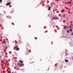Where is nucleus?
Instances as JSON below:
<instances>
[{
  "instance_id": "obj_6",
  "label": "nucleus",
  "mask_w": 73,
  "mask_h": 73,
  "mask_svg": "<svg viewBox=\"0 0 73 73\" xmlns=\"http://www.w3.org/2000/svg\"><path fill=\"white\" fill-rule=\"evenodd\" d=\"M64 29H67V28H68V27L65 25L64 27Z\"/></svg>"
},
{
  "instance_id": "obj_25",
  "label": "nucleus",
  "mask_w": 73,
  "mask_h": 73,
  "mask_svg": "<svg viewBox=\"0 0 73 73\" xmlns=\"http://www.w3.org/2000/svg\"><path fill=\"white\" fill-rule=\"evenodd\" d=\"M5 50H6L7 49H6V48H5Z\"/></svg>"
},
{
  "instance_id": "obj_24",
  "label": "nucleus",
  "mask_w": 73,
  "mask_h": 73,
  "mask_svg": "<svg viewBox=\"0 0 73 73\" xmlns=\"http://www.w3.org/2000/svg\"><path fill=\"white\" fill-rule=\"evenodd\" d=\"M7 42H8V41H7Z\"/></svg>"
},
{
  "instance_id": "obj_2",
  "label": "nucleus",
  "mask_w": 73,
  "mask_h": 73,
  "mask_svg": "<svg viewBox=\"0 0 73 73\" xmlns=\"http://www.w3.org/2000/svg\"><path fill=\"white\" fill-rule=\"evenodd\" d=\"M3 42L5 45H7V43L6 42V39H4L3 40Z\"/></svg>"
},
{
  "instance_id": "obj_23",
  "label": "nucleus",
  "mask_w": 73,
  "mask_h": 73,
  "mask_svg": "<svg viewBox=\"0 0 73 73\" xmlns=\"http://www.w3.org/2000/svg\"><path fill=\"white\" fill-rule=\"evenodd\" d=\"M22 71H23V69H22Z\"/></svg>"
},
{
  "instance_id": "obj_13",
  "label": "nucleus",
  "mask_w": 73,
  "mask_h": 73,
  "mask_svg": "<svg viewBox=\"0 0 73 73\" xmlns=\"http://www.w3.org/2000/svg\"><path fill=\"white\" fill-rule=\"evenodd\" d=\"M4 58V60H3V61H5V58L4 57V58Z\"/></svg>"
},
{
  "instance_id": "obj_7",
  "label": "nucleus",
  "mask_w": 73,
  "mask_h": 73,
  "mask_svg": "<svg viewBox=\"0 0 73 73\" xmlns=\"http://www.w3.org/2000/svg\"><path fill=\"white\" fill-rule=\"evenodd\" d=\"M19 48H16V50H17V51H19Z\"/></svg>"
},
{
  "instance_id": "obj_16",
  "label": "nucleus",
  "mask_w": 73,
  "mask_h": 73,
  "mask_svg": "<svg viewBox=\"0 0 73 73\" xmlns=\"http://www.w3.org/2000/svg\"><path fill=\"white\" fill-rule=\"evenodd\" d=\"M54 4V3H51V4Z\"/></svg>"
},
{
  "instance_id": "obj_4",
  "label": "nucleus",
  "mask_w": 73,
  "mask_h": 73,
  "mask_svg": "<svg viewBox=\"0 0 73 73\" xmlns=\"http://www.w3.org/2000/svg\"><path fill=\"white\" fill-rule=\"evenodd\" d=\"M11 2L9 3H7L6 5L7 6H8L9 5H11Z\"/></svg>"
},
{
  "instance_id": "obj_9",
  "label": "nucleus",
  "mask_w": 73,
  "mask_h": 73,
  "mask_svg": "<svg viewBox=\"0 0 73 73\" xmlns=\"http://www.w3.org/2000/svg\"><path fill=\"white\" fill-rule=\"evenodd\" d=\"M70 32H72V29H71L70 30Z\"/></svg>"
},
{
  "instance_id": "obj_11",
  "label": "nucleus",
  "mask_w": 73,
  "mask_h": 73,
  "mask_svg": "<svg viewBox=\"0 0 73 73\" xmlns=\"http://www.w3.org/2000/svg\"><path fill=\"white\" fill-rule=\"evenodd\" d=\"M69 30H67V32L68 33H69Z\"/></svg>"
},
{
  "instance_id": "obj_12",
  "label": "nucleus",
  "mask_w": 73,
  "mask_h": 73,
  "mask_svg": "<svg viewBox=\"0 0 73 73\" xmlns=\"http://www.w3.org/2000/svg\"><path fill=\"white\" fill-rule=\"evenodd\" d=\"M64 12V10H62L61 11V12H62V13H63V12Z\"/></svg>"
},
{
  "instance_id": "obj_10",
  "label": "nucleus",
  "mask_w": 73,
  "mask_h": 73,
  "mask_svg": "<svg viewBox=\"0 0 73 73\" xmlns=\"http://www.w3.org/2000/svg\"><path fill=\"white\" fill-rule=\"evenodd\" d=\"M50 7H48V10H50Z\"/></svg>"
},
{
  "instance_id": "obj_14",
  "label": "nucleus",
  "mask_w": 73,
  "mask_h": 73,
  "mask_svg": "<svg viewBox=\"0 0 73 73\" xmlns=\"http://www.w3.org/2000/svg\"><path fill=\"white\" fill-rule=\"evenodd\" d=\"M15 48H18V46H15Z\"/></svg>"
},
{
  "instance_id": "obj_17",
  "label": "nucleus",
  "mask_w": 73,
  "mask_h": 73,
  "mask_svg": "<svg viewBox=\"0 0 73 73\" xmlns=\"http://www.w3.org/2000/svg\"><path fill=\"white\" fill-rule=\"evenodd\" d=\"M41 3H42V4L44 3V1L42 2Z\"/></svg>"
},
{
  "instance_id": "obj_21",
  "label": "nucleus",
  "mask_w": 73,
  "mask_h": 73,
  "mask_svg": "<svg viewBox=\"0 0 73 73\" xmlns=\"http://www.w3.org/2000/svg\"><path fill=\"white\" fill-rule=\"evenodd\" d=\"M68 4H69V5H70V3H69V2H68Z\"/></svg>"
},
{
  "instance_id": "obj_18",
  "label": "nucleus",
  "mask_w": 73,
  "mask_h": 73,
  "mask_svg": "<svg viewBox=\"0 0 73 73\" xmlns=\"http://www.w3.org/2000/svg\"><path fill=\"white\" fill-rule=\"evenodd\" d=\"M11 72H9V71L8 72V73H11Z\"/></svg>"
},
{
  "instance_id": "obj_1",
  "label": "nucleus",
  "mask_w": 73,
  "mask_h": 73,
  "mask_svg": "<svg viewBox=\"0 0 73 73\" xmlns=\"http://www.w3.org/2000/svg\"><path fill=\"white\" fill-rule=\"evenodd\" d=\"M18 64L19 65L20 67L23 66H24V64H23L22 63L21 64H20V63L19 62H18Z\"/></svg>"
},
{
  "instance_id": "obj_8",
  "label": "nucleus",
  "mask_w": 73,
  "mask_h": 73,
  "mask_svg": "<svg viewBox=\"0 0 73 73\" xmlns=\"http://www.w3.org/2000/svg\"><path fill=\"white\" fill-rule=\"evenodd\" d=\"M65 62H68V60L67 59H65Z\"/></svg>"
},
{
  "instance_id": "obj_29",
  "label": "nucleus",
  "mask_w": 73,
  "mask_h": 73,
  "mask_svg": "<svg viewBox=\"0 0 73 73\" xmlns=\"http://www.w3.org/2000/svg\"><path fill=\"white\" fill-rule=\"evenodd\" d=\"M5 37H6L5 36Z\"/></svg>"
},
{
  "instance_id": "obj_20",
  "label": "nucleus",
  "mask_w": 73,
  "mask_h": 73,
  "mask_svg": "<svg viewBox=\"0 0 73 73\" xmlns=\"http://www.w3.org/2000/svg\"><path fill=\"white\" fill-rule=\"evenodd\" d=\"M73 33H72V36H73Z\"/></svg>"
},
{
  "instance_id": "obj_26",
  "label": "nucleus",
  "mask_w": 73,
  "mask_h": 73,
  "mask_svg": "<svg viewBox=\"0 0 73 73\" xmlns=\"http://www.w3.org/2000/svg\"><path fill=\"white\" fill-rule=\"evenodd\" d=\"M1 56H0V58H1Z\"/></svg>"
},
{
  "instance_id": "obj_22",
  "label": "nucleus",
  "mask_w": 73,
  "mask_h": 73,
  "mask_svg": "<svg viewBox=\"0 0 73 73\" xmlns=\"http://www.w3.org/2000/svg\"><path fill=\"white\" fill-rule=\"evenodd\" d=\"M27 45H29V44H28V43H27Z\"/></svg>"
},
{
  "instance_id": "obj_27",
  "label": "nucleus",
  "mask_w": 73,
  "mask_h": 73,
  "mask_svg": "<svg viewBox=\"0 0 73 73\" xmlns=\"http://www.w3.org/2000/svg\"><path fill=\"white\" fill-rule=\"evenodd\" d=\"M51 6H52V5H51Z\"/></svg>"
},
{
  "instance_id": "obj_28",
  "label": "nucleus",
  "mask_w": 73,
  "mask_h": 73,
  "mask_svg": "<svg viewBox=\"0 0 73 73\" xmlns=\"http://www.w3.org/2000/svg\"><path fill=\"white\" fill-rule=\"evenodd\" d=\"M0 15H1V14H0Z\"/></svg>"
},
{
  "instance_id": "obj_3",
  "label": "nucleus",
  "mask_w": 73,
  "mask_h": 73,
  "mask_svg": "<svg viewBox=\"0 0 73 73\" xmlns=\"http://www.w3.org/2000/svg\"><path fill=\"white\" fill-rule=\"evenodd\" d=\"M56 19V20H58V17H53L52 18V20H54V19Z\"/></svg>"
},
{
  "instance_id": "obj_15",
  "label": "nucleus",
  "mask_w": 73,
  "mask_h": 73,
  "mask_svg": "<svg viewBox=\"0 0 73 73\" xmlns=\"http://www.w3.org/2000/svg\"><path fill=\"white\" fill-rule=\"evenodd\" d=\"M0 2H2V0H0Z\"/></svg>"
},
{
  "instance_id": "obj_5",
  "label": "nucleus",
  "mask_w": 73,
  "mask_h": 73,
  "mask_svg": "<svg viewBox=\"0 0 73 73\" xmlns=\"http://www.w3.org/2000/svg\"><path fill=\"white\" fill-rule=\"evenodd\" d=\"M19 62H20V63H21V64H23V61H21V60H20L19 61Z\"/></svg>"
},
{
  "instance_id": "obj_19",
  "label": "nucleus",
  "mask_w": 73,
  "mask_h": 73,
  "mask_svg": "<svg viewBox=\"0 0 73 73\" xmlns=\"http://www.w3.org/2000/svg\"><path fill=\"white\" fill-rule=\"evenodd\" d=\"M49 70V68H48V70Z\"/></svg>"
}]
</instances>
